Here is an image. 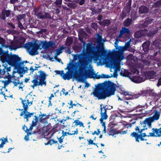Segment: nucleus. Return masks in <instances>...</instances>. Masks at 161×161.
I'll use <instances>...</instances> for the list:
<instances>
[{"instance_id":"obj_1","label":"nucleus","mask_w":161,"mask_h":161,"mask_svg":"<svg viewBox=\"0 0 161 161\" xmlns=\"http://www.w3.org/2000/svg\"><path fill=\"white\" fill-rule=\"evenodd\" d=\"M92 94L94 97L99 99H104L114 94L113 86L108 81L95 85Z\"/></svg>"},{"instance_id":"obj_2","label":"nucleus","mask_w":161,"mask_h":161,"mask_svg":"<svg viewBox=\"0 0 161 161\" xmlns=\"http://www.w3.org/2000/svg\"><path fill=\"white\" fill-rule=\"evenodd\" d=\"M86 47V53L88 56L92 55L96 59L104 57L107 54V51L103 47L97 46L95 47L91 43L87 44Z\"/></svg>"},{"instance_id":"obj_3","label":"nucleus","mask_w":161,"mask_h":161,"mask_svg":"<svg viewBox=\"0 0 161 161\" xmlns=\"http://www.w3.org/2000/svg\"><path fill=\"white\" fill-rule=\"evenodd\" d=\"M147 129V126L143 123V122L141 121L139 125L135 128V131L132 132L130 136L132 138H134L136 141L138 142H139L140 140L141 141H146L147 139H145L144 137H147V135L145 133L142 132Z\"/></svg>"},{"instance_id":"obj_4","label":"nucleus","mask_w":161,"mask_h":161,"mask_svg":"<svg viewBox=\"0 0 161 161\" xmlns=\"http://www.w3.org/2000/svg\"><path fill=\"white\" fill-rule=\"evenodd\" d=\"M38 73V74L34 75L33 79L31 81L33 85L31 86V87L33 89L38 86H45L47 85L46 79L47 75L42 70H40Z\"/></svg>"},{"instance_id":"obj_5","label":"nucleus","mask_w":161,"mask_h":161,"mask_svg":"<svg viewBox=\"0 0 161 161\" xmlns=\"http://www.w3.org/2000/svg\"><path fill=\"white\" fill-rule=\"evenodd\" d=\"M77 66H79V69L75 70L74 73V76L77 80L82 82L84 79L87 77L88 70L86 68L84 62H80Z\"/></svg>"},{"instance_id":"obj_6","label":"nucleus","mask_w":161,"mask_h":161,"mask_svg":"<svg viewBox=\"0 0 161 161\" xmlns=\"http://www.w3.org/2000/svg\"><path fill=\"white\" fill-rule=\"evenodd\" d=\"M31 97L28 98L26 97L25 99L23 100L21 98V103L23 105L24 110L21 112L20 116H22L25 114L24 116V119H26L27 121H28V118L31 117L30 114V112L27 111L28 109V106H30L32 104L33 101L31 100Z\"/></svg>"},{"instance_id":"obj_7","label":"nucleus","mask_w":161,"mask_h":161,"mask_svg":"<svg viewBox=\"0 0 161 161\" xmlns=\"http://www.w3.org/2000/svg\"><path fill=\"white\" fill-rule=\"evenodd\" d=\"M40 44L38 43H33L31 42L25 44L24 47L29 51V54L32 55L37 54L38 53L37 50L40 48Z\"/></svg>"},{"instance_id":"obj_8","label":"nucleus","mask_w":161,"mask_h":161,"mask_svg":"<svg viewBox=\"0 0 161 161\" xmlns=\"http://www.w3.org/2000/svg\"><path fill=\"white\" fill-rule=\"evenodd\" d=\"M153 111L154 114L153 116H149L142 121L143 123L149 128H152V123L155 120H158L159 119L160 116V113L158 110H155Z\"/></svg>"},{"instance_id":"obj_9","label":"nucleus","mask_w":161,"mask_h":161,"mask_svg":"<svg viewBox=\"0 0 161 161\" xmlns=\"http://www.w3.org/2000/svg\"><path fill=\"white\" fill-rule=\"evenodd\" d=\"M8 59L6 62L11 66L15 68L19 64L21 58L18 55L15 54L11 55L8 56Z\"/></svg>"},{"instance_id":"obj_10","label":"nucleus","mask_w":161,"mask_h":161,"mask_svg":"<svg viewBox=\"0 0 161 161\" xmlns=\"http://www.w3.org/2000/svg\"><path fill=\"white\" fill-rule=\"evenodd\" d=\"M108 81V83L109 84H111L112 86H113V88L114 92V94H112V95H114L115 92L116 90L119 92H120L121 94H124L125 95H127L129 94V93L128 92L125 91L124 89L121 86H118L116 85V84L112 81Z\"/></svg>"},{"instance_id":"obj_11","label":"nucleus","mask_w":161,"mask_h":161,"mask_svg":"<svg viewBox=\"0 0 161 161\" xmlns=\"http://www.w3.org/2000/svg\"><path fill=\"white\" fill-rule=\"evenodd\" d=\"M24 65L19 64L14 69L17 70V72L20 75V77H23V75L26 73H27L28 68L26 67H25Z\"/></svg>"},{"instance_id":"obj_12","label":"nucleus","mask_w":161,"mask_h":161,"mask_svg":"<svg viewBox=\"0 0 161 161\" xmlns=\"http://www.w3.org/2000/svg\"><path fill=\"white\" fill-rule=\"evenodd\" d=\"M102 104L101 105V108H100L101 118L100 119V121L101 123L103 122V120H105L107 119L108 116L107 114V109H109L108 108L106 107L107 105H106L105 106H103L102 107ZM109 109L110 108H109Z\"/></svg>"},{"instance_id":"obj_13","label":"nucleus","mask_w":161,"mask_h":161,"mask_svg":"<svg viewBox=\"0 0 161 161\" xmlns=\"http://www.w3.org/2000/svg\"><path fill=\"white\" fill-rule=\"evenodd\" d=\"M152 132L149 133L147 137H160L161 136V128H153L152 129Z\"/></svg>"},{"instance_id":"obj_14","label":"nucleus","mask_w":161,"mask_h":161,"mask_svg":"<svg viewBox=\"0 0 161 161\" xmlns=\"http://www.w3.org/2000/svg\"><path fill=\"white\" fill-rule=\"evenodd\" d=\"M65 69H67L68 71L66 73L64 74L63 73V74L61 76L64 80H69L70 79V60L67 64V67L65 68Z\"/></svg>"},{"instance_id":"obj_15","label":"nucleus","mask_w":161,"mask_h":161,"mask_svg":"<svg viewBox=\"0 0 161 161\" xmlns=\"http://www.w3.org/2000/svg\"><path fill=\"white\" fill-rule=\"evenodd\" d=\"M147 29H144L136 31L134 34V37L137 38H139L142 36H144L147 34Z\"/></svg>"},{"instance_id":"obj_16","label":"nucleus","mask_w":161,"mask_h":161,"mask_svg":"<svg viewBox=\"0 0 161 161\" xmlns=\"http://www.w3.org/2000/svg\"><path fill=\"white\" fill-rule=\"evenodd\" d=\"M11 13V10H10L3 9L2 10L0 17L3 20H5L6 17H8L10 16Z\"/></svg>"},{"instance_id":"obj_17","label":"nucleus","mask_w":161,"mask_h":161,"mask_svg":"<svg viewBox=\"0 0 161 161\" xmlns=\"http://www.w3.org/2000/svg\"><path fill=\"white\" fill-rule=\"evenodd\" d=\"M145 74L146 77L148 79L156 78V73L153 70L146 71Z\"/></svg>"},{"instance_id":"obj_18","label":"nucleus","mask_w":161,"mask_h":161,"mask_svg":"<svg viewBox=\"0 0 161 161\" xmlns=\"http://www.w3.org/2000/svg\"><path fill=\"white\" fill-rule=\"evenodd\" d=\"M39 120L42 123H47V120L49 118L48 115H47L46 114H40L39 116Z\"/></svg>"},{"instance_id":"obj_19","label":"nucleus","mask_w":161,"mask_h":161,"mask_svg":"<svg viewBox=\"0 0 161 161\" xmlns=\"http://www.w3.org/2000/svg\"><path fill=\"white\" fill-rule=\"evenodd\" d=\"M150 44V42L149 41H148L144 42L142 45L143 50L146 53H147L149 50Z\"/></svg>"},{"instance_id":"obj_20","label":"nucleus","mask_w":161,"mask_h":161,"mask_svg":"<svg viewBox=\"0 0 161 161\" xmlns=\"http://www.w3.org/2000/svg\"><path fill=\"white\" fill-rule=\"evenodd\" d=\"M97 40L96 42L98 46H100L102 47L103 45V39H102V36L100 35L99 34H97Z\"/></svg>"},{"instance_id":"obj_21","label":"nucleus","mask_w":161,"mask_h":161,"mask_svg":"<svg viewBox=\"0 0 161 161\" xmlns=\"http://www.w3.org/2000/svg\"><path fill=\"white\" fill-rule=\"evenodd\" d=\"M153 44L156 48L161 49V40H155L153 42Z\"/></svg>"},{"instance_id":"obj_22","label":"nucleus","mask_w":161,"mask_h":161,"mask_svg":"<svg viewBox=\"0 0 161 161\" xmlns=\"http://www.w3.org/2000/svg\"><path fill=\"white\" fill-rule=\"evenodd\" d=\"M11 55H9L8 54L7 52L4 51H3L2 54L1 55H3L4 57H1V60L2 62L3 63H5L7 61V60L8 59V56H11Z\"/></svg>"},{"instance_id":"obj_23","label":"nucleus","mask_w":161,"mask_h":161,"mask_svg":"<svg viewBox=\"0 0 161 161\" xmlns=\"http://www.w3.org/2000/svg\"><path fill=\"white\" fill-rule=\"evenodd\" d=\"M148 9L146 6H141L139 8V13L140 14H146L148 12Z\"/></svg>"},{"instance_id":"obj_24","label":"nucleus","mask_w":161,"mask_h":161,"mask_svg":"<svg viewBox=\"0 0 161 161\" xmlns=\"http://www.w3.org/2000/svg\"><path fill=\"white\" fill-rule=\"evenodd\" d=\"M131 79L132 81L136 83H140L142 81V78L139 76H133Z\"/></svg>"},{"instance_id":"obj_25","label":"nucleus","mask_w":161,"mask_h":161,"mask_svg":"<svg viewBox=\"0 0 161 161\" xmlns=\"http://www.w3.org/2000/svg\"><path fill=\"white\" fill-rule=\"evenodd\" d=\"M98 23L100 25L107 26L110 24L111 22L109 20L106 19L103 21H98Z\"/></svg>"},{"instance_id":"obj_26","label":"nucleus","mask_w":161,"mask_h":161,"mask_svg":"<svg viewBox=\"0 0 161 161\" xmlns=\"http://www.w3.org/2000/svg\"><path fill=\"white\" fill-rule=\"evenodd\" d=\"M153 20V19H148L147 20H146L141 25V27L143 28L147 27L149 24H151Z\"/></svg>"},{"instance_id":"obj_27","label":"nucleus","mask_w":161,"mask_h":161,"mask_svg":"<svg viewBox=\"0 0 161 161\" xmlns=\"http://www.w3.org/2000/svg\"><path fill=\"white\" fill-rule=\"evenodd\" d=\"M132 22L131 19L128 18L124 21V25L125 26L128 27L130 25Z\"/></svg>"},{"instance_id":"obj_28","label":"nucleus","mask_w":161,"mask_h":161,"mask_svg":"<svg viewBox=\"0 0 161 161\" xmlns=\"http://www.w3.org/2000/svg\"><path fill=\"white\" fill-rule=\"evenodd\" d=\"M65 48V47H64L63 46H62L59 47V49H57L56 50V52L54 55V56H55V57L57 58V56L58 55H59L60 53L62 52V50Z\"/></svg>"},{"instance_id":"obj_29","label":"nucleus","mask_w":161,"mask_h":161,"mask_svg":"<svg viewBox=\"0 0 161 161\" xmlns=\"http://www.w3.org/2000/svg\"><path fill=\"white\" fill-rule=\"evenodd\" d=\"M115 56L118 58H120L121 60H122L124 58V56L123 53L119 51H115Z\"/></svg>"},{"instance_id":"obj_30","label":"nucleus","mask_w":161,"mask_h":161,"mask_svg":"<svg viewBox=\"0 0 161 161\" xmlns=\"http://www.w3.org/2000/svg\"><path fill=\"white\" fill-rule=\"evenodd\" d=\"M153 90H145L141 92V94L143 96H146L147 95H150V94L152 92Z\"/></svg>"},{"instance_id":"obj_31","label":"nucleus","mask_w":161,"mask_h":161,"mask_svg":"<svg viewBox=\"0 0 161 161\" xmlns=\"http://www.w3.org/2000/svg\"><path fill=\"white\" fill-rule=\"evenodd\" d=\"M153 6L155 8L161 7V0H159L154 3Z\"/></svg>"},{"instance_id":"obj_32","label":"nucleus","mask_w":161,"mask_h":161,"mask_svg":"<svg viewBox=\"0 0 161 161\" xmlns=\"http://www.w3.org/2000/svg\"><path fill=\"white\" fill-rule=\"evenodd\" d=\"M38 18L41 19H43L44 18V12L42 11L39 12L36 15Z\"/></svg>"},{"instance_id":"obj_33","label":"nucleus","mask_w":161,"mask_h":161,"mask_svg":"<svg viewBox=\"0 0 161 161\" xmlns=\"http://www.w3.org/2000/svg\"><path fill=\"white\" fill-rule=\"evenodd\" d=\"M57 141H55L53 139H50L48 141L47 143H45V145L50 144L51 145L52 144L57 143Z\"/></svg>"},{"instance_id":"obj_34","label":"nucleus","mask_w":161,"mask_h":161,"mask_svg":"<svg viewBox=\"0 0 161 161\" xmlns=\"http://www.w3.org/2000/svg\"><path fill=\"white\" fill-rule=\"evenodd\" d=\"M5 40L2 37H0V44H1V46L2 47H7L5 45Z\"/></svg>"},{"instance_id":"obj_35","label":"nucleus","mask_w":161,"mask_h":161,"mask_svg":"<svg viewBox=\"0 0 161 161\" xmlns=\"http://www.w3.org/2000/svg\"><path fill=\"white\" fill-rule=\"evenodd\" d=\"M120 75L121 76L125 77H128L129 76V74L128 72L125 70L124 71H121L120 72Z\"/></svg>"},{"instance_id":"obj_36","label":"nucleus","mask_w":161,"mask_h":161,"mask_svg":"<svg viewBox=\"0 0 161 161\" xmlns=\"http://www.w3.org/2000/svg\"><path fill=\"white\" fill-rule=\"evenodd\" d=\"M42 48L45 49H47L49 47V46L47 42H45L42 44Z\"/></svg>"},{"instance_id":"obj_37","label":"nucleus","mask_w":161,"mask_h":161,"mask_svg":"<svg viewBox=\"0 0 161 161\" xmlns=\"http://www.w3.org/2000/svg\"><path fill=\"white\" fill-rule=\"evenodd\" d=\"M156 33V31H155L153 30L152 31H150L148 33H147V35L148 36H153Z\"/></svg>"},{"instance_id":"obj_38","label":"nucleus","mask_w":161,"mask_h":161,"mask_svg":"<svg viewBox=\"0 0 161 161\" xmlns=\"http://www.w3.org/2000/svg\"><path fill=\"white\" fill-rule=\"evenodd\" d=\"M51 19V16L50 14L48 12L44 13V15L43 19Z\"/></svg>"},{"instance_id":"obj_39","label":"nucleus","mask_w":161,"mask_h":161,"mask_svg":"<svg viewBox=\"0 0 161 161\" xmlns=\"http://www.w3.org/2000/svg\"><path fill=\"white\" fill-rule=\"evenodd\" d=\"M47 42L49 47H52L53 48H54L55 47L53 46L54 45H55V42L52 41H49Z\"/></svg>"},{"instance_id":"obj_40","label":"nucleus","mask_w":161,"mask_h":161,"mask_svg":"<svg viewBox=\"0 0 161 161\" xmlns=\"http://www.w3.org/2000/svg\"><path fill=\"white\" fill-rule=\"evenodd\" d=\"M130 16L131 17V19L133 20H135L137 18L136 14L135 12L132 13L130 15Z\"/></svg>"},{"instance_id":"obj_41","label":"nucleus","mask_w":161,"mask_h":161,"mask_svg":"<svg viewBox=\"0 0 161 161\" xmlns=\"http://www.w3.org/2000/svg\"><path fill=\"white\" fill-rule=\"evenodd\" d=\"M0 141H2L1 144L4 145L6 142H8V140L7 138H5L4 137H3V138H1L0 139Z\"/></svg>"},{"instance_id":"obj_42","label":"nucleus","mask_w":161,"mask_h":161,"mask_svg":"<svg viewBox=\"0 0 161 161\" xmlns=\"http://www.w3.org/2000/svg\"><path fill=\"white\" fill-rule=\"evenodd\" d=\"M35 117L36 118L35 121H34V120H33L32 122V124L31 125L33 127L37 125L38 120V117L36 116H35Z\"/></svg>"},{"instance_id":"obj_43","label":"nucleus","mask_w":161,"mask_h":161,"mask_svg":"<svg viewBox=\"0 0 161 161\" xmlns=\"http://www.w3.org/2000/svg\"><path fill=\"white\" fill-rule=\"evenodd\" d=\"M131 0H129L128 3L126 4L127 8L131 9Z\"/></svg>"},{"instance_id":"obj_44","label":"nucleus","mask_w":161,"mask_h":161,"mask_svg":"<svg viewBox=\"0 0 161 161\" xmlns=\"http://www.w3.org/2000/svg\"><path fill=\"white\" fill-rule=\"evenodd\" d=\"M126 16V14L125 13V10L124 9L122 14H120V17L122 19H123Z\"/></svg>"},{"instance_id":"obj_45","label":"nucleus","mask_w":161,"mask_h":161,"mask_svg":"<svg viewBox=\"0 0 161 161\" xmlns=\"http://www.w3.org/2000/svg\"><path fill=\"white\" fill-rule=\"evenodd\" d=\"M62 3V0H56V1L54 2V3L56 5L58 6L61 4Z\"/></svg>"},{"instance_id":"obj_46","label":"nucleus","mask_w":161,"mask_h":161,"mask_svg":"<svg viewBox=\"0 0 161 161\" xmlns=\"http://www.w3.org/2000/svg\"><path fill=\"white\" fill-rule=\"evenodd\" d=\"M110 77L111 76L108 75L102 74L101 75V76L100 77V78H108Z\"/></svg>"},{"instance_id":"obj_47","label":"nucleus","mask_w":161,"mask_h":161,"mask_svg":"<svg viewBox=\"0 0 161 161\" xmlns=\"http://www.w3.org/2000/svg\"><path fill=\"white\" fill-rule=\"evenodd\" d=\"M24 15L23 14H20L17 16L16 17L18 21H20V20L23 19L24 18Z\"/></svg>"},{"instance_id":"obj_48","label":"nucleus","mask_w":161,"mask_h":161,"mask_svg":"<svg viewBox=\"0 0 161 161\" xmlns=\"http://www.w3.org/2000/svg\"><path fill=\"white\" fill-rule=\"evenodd\" d=\"M17 79H15L14 80L12 81V82L14 85V86H17V85L18 84H19V83H20V81L19 80H17V81H16Z\"/></svg>"},{"instance_id":"obj_49","label":"nucleus","mask_w":161,"mask_h":161,"mask_svg":"<svg viewBox=\"0 0 161 161\" xmlns=\"http://www.w3.org/2000/svg\"><path fill=\"white\" fill-rule=\"evenodd\" d=\"M66 44L67 45H70V37H68L66 41Z\"/></svg>"},{"instance_id":"obj_50","label":"nucleus","mask_w":161,"mask_h":161,"mask_svg":"<svg viewBox=\"0 0 161 161\" xmlns=\"http://www.w3.org/2000/svg\"><path fill=\"white\" fill-rule=\"evenodd\" d=\"M122 28L123 30L125 33L129 34L130 33V31L128 28L125 27H123Z\"/></svg>"},{"instance_id":"obj_51","label":"nucleus","mask_w":161,"mask_h":161,"mask_svg":"<svg viewBox=\"0 0 161 161\" xmlns=\"http://www.w3.org/2000/svg\"><path fill=\"white\" fill-rule=\"evenodd\" d=\"M62 135L63 137H64L65 136H67V135H70V133L69 132H64V130L62 131Z\"/></svg>"},{"instance_id":"obj_52","label":"nucleus","mask_w":161,"mask_h":161,"mask_svg":"<svg viewBox=\"0 0 161 161\" xmlns=\"http://www.w3.org/2000/svg\"><path fill=\"white\" fill-rule=\"evenodd\" d=\"M2 82L4 83V86H5L11 82V80L10 79H8L7 80L3 81Z\"/></svg>"},{"instance_id":"obj_53","label":"nucleus","mask_w":161,"mask_h":161,"mask_svg":"<svg viewBox=\"0 0 161 161\" xmlns=\"http://www.w3.org/2000/svg\"><path fill=\"white\" fill-rule=\"evenodd\" d=\"M6 72V71L5 67H4V68L3 69H0V74L3 75Z\"/></svg>"},{"instance_id":"obj_54","label":"nucleus","mask_w":161,"mask_h":161,"mask_svg":"<svg viewBox=\"0 0 161 161\" xmlns=\"http://www.w3.org/2000/svg\"><path fill=\"white\" fill-rule=\"evenodd\" d=\"M55 72L56 73V74L60 75L61 76H62L63 74V70H55Z\"/></svg>"},{"instance_id":"obj_55","label":"nucleus","mask_w":161,"mask_h":161,"mask_svg":"<svg viewBox=\"0 0 161 161\" xmlns=\"http://www.w3.org/2000/svg\"><path fill=\"white\" fill-rule=\"evenodd\" d=\"M76 3H79V5H83L85 1V0H81L79 2V0H77Z\"/></svg>"},{"instance_id":"obj_56","label":"nucleus","mask_w":161,"mask_h":161,"mask_svg":"<svg viewBox=\"0 0 161 161\" xmlns=\"http://www.w3.org/2000/svg\"><path fill=\"white\" fill-rule=\"evenodd\" d=\"M114 66L117 69H118L119 70L120 69V67L118 64L116 62H114Z\"/></svg>"},{"instance_id":"obj_57","label":"nucleus","mask_w":161,"mask_h":161,"mask_svg":"<svg viewBox=\"0 0 161 161\" xmlns=\"http://www.w3.org/2000/svg\"><path fill=\"white\" fill-rule=\"evenodd\" d=\"M87 141L88 142V144L89 145L95 144V143L93 142V140L90 139L89 140L87 139Z\"/></svg>"},{"instance_id":"obj_58","label":"nucleus","mask_w":161,"mask_h":161,"mask_svg":"<svg viewBox=\"0 0 161 161\" xmlns=\"http://www.w3.org/2000/svg\"><path fill=\"white\" fill-rule=\"evenodd\" d=\"M18 27L20 28L21 29H23L24 28V27L22 25V24L21 22L20 21H18Z\"/></svg>"},{"instance_id":"obj_59","label":"nucleus","mask_w":161,"mask_h":161,"mask_svg":"<svg viewBox=\"0 0 161 161\" xmlns=\"http://www.w3.org/2000/svg\"><path fill=\"white\" fill-rule=\"evenodd\" d=\"M47 31V30L46 29H41L38 32V33L40 34H42L43 33L46 32Z\"/></svg>"},{"instance_id":"obj_60","label":"nucleus","mask_w":161,"mask_h":161,"mask_svg":"<svg viewBox=\"0 0 161 161\" xmlns=\"http://www.w3.org/2000/svg\"><path fill=\"white\" fill-rule=\"evenodd\" d=\"M144 63L145 65L149 66L150 65L151 62L148 60H146L144 61Z\"/></svg>"},{"instance_id":"obj_61","label":"nucleus","mask_w":161,"mask_h":161,"mask_svg":"<svg viewBox=\"0 0 161 161\" xmlns=\"http://www.w3.org/2000/svg\"><path fill=\"white\" fill-rule=\"evenodd\" d=\"M61 91L65 95H67L68 94L69 92H70V91L69 90V91L65 92L64 88H63Z\"/></svg>"},{"instance_id":"obj_62","label":"nucleus","mask_w":161,"mask_h":161,"mask_svg":"<svg viewBox=\"0 0 161 161\" xmlns=\"http://www.w3.org/2000/svg\"><path fill=\"white\" fill-rule=\"evenodd\" d=\"M19 86V89H23V88L24 87V85L23 84V82H20V81Z\"/></svg>"},{"instance_id":"obj_63","label":"nucleus","mask_w":161,"mask_h":161,"mask_svg":"<svg viewBox=\"0 0 161 161\" xmlns=\"http://www.w3.org/2000/svg\"><path fill=\"white\" fill-rule=\"evenodd\" d=\"M79 40L80 41V42L83 43V45L84 46L86 44V43L85 42L83 41V38L80 36H79Z\"/></svg>"},{"instance_id":"obj_64","label":"nucleus","mask_w":161,"mask_h":161,"mask_svg":"<svg viewBox=\"0 0 161 161\" xmlns=\"http://www.w3.org/2000/svg\"><path fill=\"white\" fill-rule=\"evenodd\" d=\"M161 85V77L159 78L158 80L157 84V86L158 87Z\"/></svg>"}]
</instances>
